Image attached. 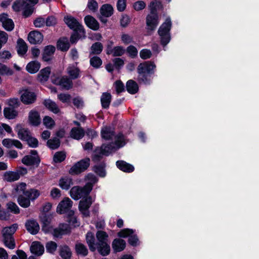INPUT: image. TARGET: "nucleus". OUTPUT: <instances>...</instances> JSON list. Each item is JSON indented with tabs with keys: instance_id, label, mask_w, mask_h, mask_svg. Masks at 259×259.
<instances>
[{
	"instance_id": "obj_1",
	"label": "nucleus",
	"mask_w": 259,
	"mask_h": 259,
	"mask_svg": "<svg viewBox=\"0 0 259 259\" xmlns=\"http://www.w3.org/2000/svg\"><path fill=\"white\" fill-rule=\"evenodd\" d=\"M124 145L125 143H119V140L116 141V143L107 142L103 144L100 148L96 149L93 160L94 161H99L102 155H109Z\"/></svg>"
},
{
	"instance_id": "obj_2",
	"label": "nucleus",
	"mask_w": 259,
	"mask_h": 259,
	"mask_svg": "<svg viewBox=\"0 0 259 259\" xmlns=\"http://www.w3.org/2000/svg\"><path fill=\"white\" fill-rule=\"evenodd\" d=\"M96 237L98 240V242L96 243V249L101 255H108L110 251L108 234L105 232L99 231L96 233Z\"/></svg>"
},
{
	"instance_id": "obj_3",
	"label": "nucleus",
	"mask_w": 259,
	"mask_h": 259,
	"mask_svg": "<svg viewBox=\"0 0 259 259\" xmlns=\"http://www.w3.org/2000/svg\"><path fill=\"white\" fill-rule=\"evenodd\" d=\"M38 0H17L13 5V9L15 11H23V15L28 17L33 12V6L37 4Z\"/></svg>"
},
{
	"instance_id": "obj_4",
	"label": "nucleus",
	"mask_w": 259,
	"mask_h": 259,
	"mask_svg": "<svg viewBox=\"0 0 259 259\" xmlns=\"http://www.w3.org/2000/svg\"><path fill=\"white\" fill-rule=\"evenodd\" d=\"M171 25L170 20L167 18L160 26L158 30L161 44L164 47L165 46L170 40L169 31L170 30Z\"/></svg>"
},
{
	"instance_id": "obj_5",
	"label": "nucleus",
	"mask_w": 259,
	"mask_h": 259,
	"mask_svg": "<svg viewBox=\"0 0 259 259\" xmlns=\"http://www.w3.org/2000/svg\"><path fill=\"white\" fill-rule=\"evenodd\" d=\"M101 136L107 142L116 143V141L119 140V143L125 144L123 135L121 134L115 135L113 129L110 127L103 128Z\"/></svg>"
},
{
	"instance_id": "obj_6",
	"label": "nucleus",
	"mask_w": 259,
	"mask_h": 259,
	"mask_svg": "<svg viewBox=\"0 0 259 259\" xmlns=\"http://www.w3.org/2000/svg\"><path fill=\"white\" fill-rule=\"evenodd\" d=\"M91 191V187L89 185H85L83 187L74 186L70 191V195L73 199L77 200L88 196Z\"/></svg>"
},
{
	"instance_id": "obj_7",
	"label": "nucleus",
	"mask_w": 259,
	"mask_h": 259,
	"mask_svg": "<svg viewBox=\"0 0 259 259\" xmlns=\"http://www.w3.org/2000/svg\"><path fill=\"white\" fill-rule=\"evenodd\" d=\"M155 68L156 65L153 62H145L140 63L137 68L139 80L144 81L146 74L153 73Z\"/></svg>"
},
{
	"instance_id": "obj_8",
	"label": "nucleus",
	"mask_w": 259,
	"mask_h": 259,
	"mask_svg": "<svg viewBox=\"0 0 259 259\" xmlns=\"http://www.w3.org/2000/svg\"><path fill=\"white\" fill-rule=\"evenodd\" d=\"M72 203L73 202L70 198L68 197L64 198L58 204L56 211L60 214L68 212L69 215L74 214V211L70 210L72 206Z\"/></svg>"
},
{
	"instance_id": "obj_9",
	"label": "nucleus",
	"mask_w": 259,
	"mask_h": 259,
	"mask_svg": "<svg viewBox=\"0 0 259 259\" xmlns=\"http://www.w3.org/2000/svg\"><path fill=\"white\" fill-rule=\"evenodd\" d=\"M90 162V159L89 158L80 160L72 166L69 172L71 175H76L84 171L89 166Z\"/></svg>"
},
{
	"instance_id": "obj_10",
	"label": "nucleus",
	"mask_w": 259,
	"mask_h": 259,
	"mask_svg": "<svg viewBox=\"0 0 259 259\" xmlns=\"http://www.w3.org/2000/svg\"><path fill=\"white\" fill-rule=\"evenodd\" d=\"M64 21L67 25L74 31L84 33L83 26L75 18L71 16H67L64 17Z\"/></svg>"
},
{
	"instance_id": "obj_11",
	"label": "nucleus",
	"mask_w": 259,
	"mask_h": 259,
	"mask_svg": "<svg viewBox=\"0 0 259 259\" xmlns=\"http://www.w3.org/2000/svg\"><path fill=\"white\" fill-rule=\"evenodd\" d=\"M158 23V16L156 12L150 13L147 15L146 17V25L148 30H154Z\"/></svg>"
},
{
	"instance_id": "obj_12",
	"label": "nucleus",
	"mask_w": 259,
	"mask_h": 259,
	"mask_svg": "<svg viewBox=\"0 0 259 259\" xmlns=\"http://www.w3.org/2000/svg\"><path fill=\"white\" fill-rule=\"evenodd\" d=\"M72 79L66 76H62L61 78H52V82L56 84L61 85L66 90H69L72 87Z\"/></svg>"
},
{
	"instance_id": "obj_13",
	"label": "nucleus",
	"mask_w": 259,
	"mask_h": 259,
	"mask_svg": "<svg viewBox=\"0 0 259 259\" xmlns=\"http://www.w3.org/2000/svg\"><path fill=\"white\" fill-rule=\"evenodd\" d=\"M84 199H82L79 202V209L84 217L89 216V208L92 203L91 197H86Z\"/></svg>"
},
{
	"instance_id": "obj_14",
	"label": "nucleus",
	"mask_w": 259,
	"mask_h": 259,
	"mask_svg": "<svg viewBox=\"0 0 259 259\" xmlns=\"http://www.w3.org/2000/svg\"><path fill=\"white\" fill-rule=\"evenodd\" d=\"M31 155H26L22 159L23 164L26 165H32L34 164H38L39 162V159L37 155L36 150L31 151Z\"/></svg>"
},
{
	"instance_id": "obj_15",
	"label": "nucleus",
	"mask_w": 259,
	"mask_h": 259,
	"mask_svg": "<svg viewBox=\"0 0 259 259\" xmlns=\"http://www.w3.org/2000/svg\"><path fill=\"white\" fill-rule=\"evenodd\" d=\"M21 101L25 104H31L35 100V95L34 93L28 90H23L21 91Z\"/></svg>"
},
{
	"instance_id": "obj_16",
	"label": "nucleus",
	"mask_w": 259,
	"mask_h": 259,
	"mask_svg": "<svg viewBox=\"0 0 259 259\" xmlns=\"http://www.w3.org/2000/svg\"><path fill=\"white\" fill-rule=\"evenodd\" d=\"M0 22L3 27L7 31H12L14 28L13 20L8 17L7 14L3 13L0 15Z\"/></svg>"
},
{
	"instance_id": "obj_17",
	"label": "nucleus",
	"mask_w": 259,
	"mask_h": 259,
	"mask_svg": "<svg viewBox=\"0 0 259 259\" xmlns=\"http://www.w3.org/2000/svg\"><path fill=\"white\" fill-rule=\"evenodd\" d=\"M42 34L38 31H31L28 36V39L31 44H39L43 40Z\"/></svg>"
},
{
	"instance_id": "obj_18",
	"label": "nucleus",
	"mask_w": 259,
	"mask_h": 259,
	"mask_svg": "<svg viewBox=\"0 0 259 259\" xmlns=\"http://www.w3.org/2000/svg\"><path fill=\"white\" fill-rule=\"evenodd\" d=\"M66 72L72 79L78 78L80 76V71L77 67V63H75V64L69 65L67 68Z\"/></svg>"
},
{
	"instance_id": "obj_19",
	"label": "nucleus",
	"mask_w": 259,
	"mask_h": 259,
	"mask_svg": "<svg viewBox=\"0 0 259 259\" xmlns=\"http://www.w3.org/2000/svg\"><path fill=\"white\" fill-rule=\"evenodd\" d=\"M28 121L32 125H38L41 122L39 113L35 110H31L28 114Z\"/></svg>"
},
{
	"instance_id": "obj_20",
	"label": "nucleus",
	"mask_w": 259,
	"mask_h": 259,
	"mask_svg": "<svg viewBox=\"0 0 259 259\" xmlns=\"http://www.w3.org/2000/svg\"><path fill=\"white\" fill-rule=\"evenodd\" d=\"M30 249L32 253L37 256L41 255L44 252V246L38 241L33 242Z\"/></svg>"
},
{
	"instance_id": "obj_21",
	"label": "nucleus",
	"mask_w": 259,
	"mask_h": 259,
	"mask_svg": "<svg viewBox=\"0 0 259 259\" xmlns=\"http://www.w3.org/2000/svg\"><path fill=\"white\" fill-rule=\"evenodd\" d=\"M15 130L19 138L21 140L26 141L31 136L30 132L27 129L22 127L21 125H17Z\"/></svg>"
},
{
	"instance_id": "obj_22",
	"label": "nucleus",
	"mask_w": 259,
	"mask_h": 259,
	"mask_svg": "<svg viewBox=\"0 0 259 259\" xmlns=\"http://www.w3.org/2000/svg\"><path fill=\"white\" fill-rule=\"evenodd\" d=\"M3 145L8 148H10L14 146L18 149H22L23 146L21 143L18 140L12 139H5L2 141Z\"/></svg>"
},
{
	"instance_id": "obj_23",
	"label": "nucleus",
	"mask_w": 259,
	"mask_h": 259,
	"mask_svg": "<svg viewBox=\"0 0 259 259\" xmlns=\"http://www.w3.org/2000/svg\"><path fill=\"white\" fill-rule=\"evenodd\" d=\"M20 178V175L18 171H8L3 176L4 180L9 182L17 181Z\"/></svg>"
},
{
	"instance_id": "obj_24",
	"label": "nucleus",
	"mask_w": 259,
	"mask_h": 259,
	"mask_svg": "<svg viewBox=\"0 0 259 259\" xmlns=\"http://www.w3.org/2000/svg\"><path fill=\"white\" fill-rule=\"evenodd\" d=\"M25 226L27 230L32 234H36L39 230V226L38 223L34 220L28 221Z\"/></svg>"
},
{
	"instance_id": "obj_25",
	"label": "nucleus",
	"mask_w": 259,
	"mask_h": 259,
	"mask_svg": "<svg viewBox=\"0 0 259 259\" xmlns=\"http://www.w3.org/2000/svg\"><path fill=\"white\" fill-rule=\"evenodd\" d=\"M58 185L62 189L68 190L73 185L72 179L69 176L63 177L60 179Z\"/></svg>"
},
{
	"instance_id": "obj_26",
	"label": "nucleus",
	"mask_w": 259,
	"mask_h": 259,
	"mask_svg": "<svg viewBox=\"0 0 259 259\" xmlns=\"http://www.w3.org/2000/svg\"><path fill=\"white\" fill-rule=\"evenodd\" d=\"M113 7L108 4L102 5L100 9L101 15L105 18L111 16L113 14Z\"/></svg>"
},
{
	"instance_id": "obj_27",
	"label": "nucleus",
	"mask_w": 259,
	"mask_h": 259,
	"mask_svg": "<svg viewBox=\"0 0 259 259\" xmlns=\"http://www.w3.org/2000/svg\"><path fill=\"white\" fill-rule=\"evenodd\" d=\"M85 24L91 29L97 30L99 28V24L93 17L88 15L85 17Z\"/></svg>"
},
{
	"instance_id": "obj_28",
	"label": "nucleus",
	"mask_w": 259,
	"mask_h": 259,
	"mask_svg": "<svg viewBox=\"0 0 259 259\" xmlns=\"http://www.w3.org/2000/svg\"><path fill=\"white\" fill-rule=\"evenodd\" d=\"M55 51V48L53 46L45 47L42 54V59L45 61H50Z\"/></svg>"
},
{
	"instance_id": "obj_29",
	"label": "nucleus",
	"mask_w": 259,
	"mask_h": 259,
	"mask_svg": "<svg viewBox=\"0 0 259 259\" xmlns=\"http://www.w3.org/2000/svg\"><path fill=\"white\" fill-rule=\"evenodd\" d=\"M117 167L122 171L126 172H131L134 171V167L124 161H117L116 162Z\"/></svg>"
},
{
	"instance_id": "obj_30",
	"label": "nucleus",
	"mask_w": 259,
	"mask_h": 259,
	"mask_svg": "<svg viewBox=\"0 0 259 259\" xmlns=\"http://www.w3.org/2000/svg\"><path fill=\"white\" fill-rule=\"evenodd\" d=\"M18 229L17 224H14L10 227H5L2 230V235L3 237H10L16 232Z\"/></svg>"
},
{
	"instance_id": "obj_31",
	"label": "nucleus",
	"mask_w": 259,
	"mask_h": 259,
	"mask_svg": "<svg viewBox=\"0 0 259 259\" xmlns=\"http://www.w3.org/2000/svg\"><path fill=\"white\" fill-rule=\"evenodd\" d=\"M125 247V242L123 239H115L112 243V247L116 252L123 250Z\"/></svg>"
},
{
	"instance_id": "obj_32",
	"label": "nucleus",
	"mask_w": 259,
	"mask_h": 259,
	"mask_svg": "<svg viewBox=\"0 0 259 259\" xmlns=\"http://www.w3.org/2000/svg\"><path fill=\"white\" fill-rule=\"evenodd\" d=\"M84 135V131L81 127H73L70 132L71 137L76 140L81 139Z\"/></svg>"
},
{
	"instance_id": "obj_33",
	"label": "nucleus",
	"mask_w": 259,
	"mask_h": 259,
	"mask_svg": "<svg viewBox=\"0 0 259 259\" xmlns=\"http://www.w3.org/2000/svg\"><path fill=\"white\" fill-rule=\"evenodd\" d=\"M125 50L122 46H116L113 48V49L109 48L107 52L108 55H112L114 57L121 56L125 53Z\"/></svg>"
},
{
	"instance_id": "obj_34",
	"label": "nucleus",
	"mask_w": 259,
	"mask_h": 259,
	"mask_svg": "<svg viewBox=\"0 0 259 259\" xmlns=\"http://www.w3.org/2000/svg\"><path fill=\"white\" fill-rule=\"evenodd\" d=\"M69 231V228L68 225L62 224L59 226L58 228L54 229V235L58 237L61 235L68 233Z\"/></svg>"
},
{
	"instance_id": "obj_35",
	"label": "nucleus",
	"mask_w": 259,
	"mask_h": 259,
	"mask_svg": "<svg viewBox=\"0 0 259 259\" xmlns=\"http://www.w3.org/2000/svg\"><path fill=\"white\" fill-rule=\"evenodd\" d=\"M44 104L45 106L51 111L54 113H58L60 109L56 103L50 99L46 100Z\"/></svg>"
},
{
	"instance_id": "obj_36",
	"label": "nucleus",
	"mask_w": 259,
	"mask_h": 259,
	"mask_svg": "<svg viewBox=\"0 0 259 259\" xmlns=\"http://www.w3.org/2000/svg\"><path fill=\"white\" fill-rule=\"evenodd\" d=\"M40 195L39 190L35 189H30L24 193V195L27 197L30 200L33 201L37 198Z\"/></svg>"
},
{
	"instance_id": "obj_37",
	"label": "nucleus",
	"mask_w": 259,
	"mask_h": 259,
	"mask_svg": "<svg viewBox=\"0 0 259 259\" xmlns=\"http://www.w3.org/2000/svg\"><path fill=\"white\" fill-rule=\"evenodd\" d=\"M51 69L49 67H46L40 71L38 75V79L40 82L46 81L50 76Z\"/></svg>"
},
{
	"instance_id": "obj_38",
	"label": "nucleus",
	"mask_w": 259,
	"mask_h": 259,
	"mask_svg": "<svg viewBox=\"0 0 259 259\" xmlns=\"http://www.w3.org/2000/svg\"><path fill=\"white\" fill-rule=\"evenodd\" d=\"M27 51V47L26 42L22 39L19 38L17 40V52L18 54L23 55Z\"/></svg>"
},
{
	"instance_id": "obj_39",
	"label": "nucleus",
	"mask_w": 259,
	"mask_h": 259,
	"mask_svg": "<svg viewBox=\"0 0 259 259\" xmlns=\"http://www.w3.org/2000/svg\"><path fill=\"white\" fill-rule=\"evenodd\" d=\"M40 68V64L37 61H32L26 66V70L30 73L37 72Z\"/></svg>"
},
{
	"instance_id": "obj_40",
	"label": "nucleus",
	"mask_w": 259,
	"mask_h": 259,
	"mask_svg": "<svg viewBox=\"0 0 259 259\" xmlns=\"http://www.w3.org/2000/svg\"><path fill=\"white\" fill-rule=\"evenodd\" d=\"M86 239L90 250L94 251L96 249V245L93 234L91 232H88L86 235Z\"/></svg>"
},
{
	"instance_id": "obj_41",
	"label": "nucleus",
	"mask_w": 259,
	"mask_h": 259,
	"mask_svg": "<svg viewBox=\"0 0 259 259\" xmlns=\"http://www.w3.org/2000/svg\"><path fill=\"white\" fill-rule=\"evenodd\" d=\"M111 101V95L109 93H104L101 98L102 106L104 108H107Z\"/></svg>"
},
{
	"instance_id": "obj_42",
	"label": "nucleus",
	"mask_w": 259,
	"mask_h": 259,
	"mask_svg": "<svg viewBox=\"0 0 259 259\" xmlns=\"http://www.w3.org/2000/svg\"><path fill=\"white\" fill-rule=\"evenodd\" d=\"M126 90L130 94H134L138 91V86L137 83L132 80H130L126 83Z\"/></svg>"
},
{
	"instance_id": "obj_43",
	"label": "nucleus",
	"mask_w": 259,
	"mask_h": 259,
	"mask_svg": "<svg viewBox=\"0 0 259 259\" xmlns=\"http://www.w3.org/2000/svg\"><path fill=\"white\" fill-rule=\"evenodd\" d=\"M70 45L68 40L66 38H63L59 39L57 43V47L63 51H66L69 48Z\"/></svg>"
},
{
	"instance_id": "obj_44",
	"label": "nucleus",
	"mask_w": 259,
	"mask_h": 259,
	"mask_svg": "<svg viewBox=\"0 0 259 259\" xmlns=\"http://www.w3.org/2000/svg\"><path fill=\"white\" fill-rule=\"evenodd\" d=\"M60 255L63 259H70L71 256V252L70 248L67 246L61 247Z\"/></svg>"
},
{
	"instance_id": "obj_45",
	"label": "nucleus",
	"mask_w": 259,
	"mask_h": 259,
	"mask_svg": "<svg viewBox=\"0 0 259 259\" xmlns=\"http://www.w3.org/2000/svg\"><path fill=\"white\" fill-rule=\"evenodd\" d=\"M75 249L78 254L82 256H85L88 253V249L84 245L80 243H76L75 245Z\"/></svg>"
},
{
	"instance_id": "obj_46",
	"label": "nucleus",
	"mask_w": 259,
	"mask_h": 259,
	"mask_svg": "<svg viewBox=\"0 0 259 259\" xmlns=\"http://www.w3.org/2000/svg\"><path fill=\"white\" fill-rule=\"evenodd\" d=\"M4 113L5 116L8 119H13L15 118L17 114V112L11 107L6 108L4 109Z\"/></svg>"
},
{
	"instance_id": "obj_47",
	"label": "nucleus",
	"mask_w": 259,
	"mask_h": 259,
	"mask_svg": "<svg viewBox=\"0 0 259 259\" xmlns=\"http://www.w3.org/2000/svg\"><path fill=\"white\" fill-rule=\"evenodd\" d=\"M18 202L19 204L22 207L27 208L30 205V200L27 197L25 198L23 195H20L18 198Z\"/></svg>"
},
{
	"instance_id": "obj_48",
	"label": "nucleus",
	"mask_w": 259,
	"mask_h": 259,
	"mask_svg": "<svg viewBox=\"0 0 259 259\" xmlns=\"http://www.w3.org/2000/svg\"><path fill=\"white\" fill-rule=\"evenodd\" d=\"M103 50V46L101 42H97L91 47V53L94 54H99Z\"/></svg>"
},
{
	"instance_id": "obj_49",
	"label": "nucleus",
	"mask_w": 259,
	"mask_h": 259,
	"mask_svg": "<svg viewBox=\"0 0 259 259\" xmlns=\"http://www.w3.org/2000/svg\"><path fill=\"white\" fill-rule=\"evenodd\" d=\"M85 181H88L85 185H89L91 187V190L93 189V185L97 182L96 177L93 174H88L85 178Z\"/></svg>"
},
{
	"instance_id": "obj_50",
	"label": "nucleus",
	"mask_w": 259,
	"mask_h": 259,
	"mask_svg": "<svg viewBox=\"0 0 259 259\" xmlns=\"http://www.w3.org/2000/svg\"><path fill=\"white\" fill-rule=\"evenodd\" d=\"M4 238V242L6 246L8 247L10 249H13L15 247V240L13 237L11 236L10 237H3Z\"/></svg>"
},
{
	"instance_id": "obj_51",
	"label": "nucleus",
	"mask_w": 259,
	"mask_h": 259,
	"mask_svg": "<svg viewBox=\"0 0 259 259\" xmlns=\"http://www.w3.org/2000/svg\"><path fill=\"white\" fill-rule=\"evenodd\" d=\"M60 141L58 138L50 139L48 141L47 145L49 148L52 149L58 148L60 146Z\"/></svg>"
},
{
	"instance_id": "obj_52",
	"label": "nucleus",
	"mask_w": 259,
	"mask_h": 259,
	"mask_svg": "<svg viewBox=\"0 0 259 259\" xmlns=\"http://www.w3.org/2000/svg\"><path fill=\"white\" fill-rule=\"evenodd\" d=\"M46 247L47 252L50 253H54L57 249V245L56 243L51 241L47 243Z\"/></svg>"
},
{
	"instance_id": "obj_53",
	"label": "nucleus",
	"mask_w": 259,
	"mask_h": 259,
	"mask_svg": "<svg viewBox=\"0 0 259 259\" xmlns=\"http://www.w3.org/2000/svg\"><path fill=\"white\" fill-rule=\"evenodd\" d=\"M43 123L48 128H52L55 125L54 120L48 116H46L44 118Z\"/></svg>"
},
{
	"instance_id": "obj_54",
	"label": "nucleus",
	"mask_w": 259,
	"mask_h": 259,
	"mask_svg": "<svg viewBox=\"0 0 259 259\" xmlns=\"http://www.w3.org/2000/svg\"><path fill=\"white\" fill-rule=\"evenodd\" d=\"M50 196L53 199L58 200L61 196L60 190L57 188H53L50 191Z\"/></svg>"
},
{
	"instance_id": "obj_55",
	"label": "nucleus",
	"mask_w": 259,
	"mask_h": 259,
	"mask_svg": "<svg viewBox=\"0 0 259 259\" xmlns=\"http://www.w3.org/2000/svg\"><path fill=\"white\" fill-rule=\"evenodd\" d=\"M13 71L5 65L0 63V74L2 75H11Z\"/></svg>"
},
{
	"instance_id": "obj_56",
	"label": "nucleus",
	"mask_w": 259,
	"mask_h": 259,
	"mask_svg": "<svg viewBox=\"0 0 259 259\" xmlns=\"http://www.w3.org/2000/svg\"><path fill=\"white\" fill-rule=\"evenodd\" d=\"M102 63L101 59L99 57H93L90 59V64L94 68H99Z\"/></svg>"
},
{
	"instance_id": "obj_57",
	"label": "nucleus",
	"mask_w": 259,
	"mask_h": 259,
	"mask_svg": "<svg viewBox=\"0 0 259 259\" xmlns=\"http://www.w3.org/2000/svg\"><path fill=\"white\" fill-rule=\"evenodd\" d=\"M7 208L14 213L18 214L20 212V209L17 204L14 202H10L7 204Z\"/></svg>"
},
{
	"instance_id": "obj_58",
	"label": "nucleus",
	"mask_w": 259,
	"mask_h": 259,
	"mask_svg": "<svg viewBox=\"0 0 259 259\" xmlns=\"http://www.w3.org/2000/svg\"><path fill=\"white\" fill-rule=\"evenodd\" d=\"M140 57L144 60L148 59L152 56V52L150 50L144 49L140 52Z\"/></svg>"
},
{
	"instance_id": "obj_59",
	"label": "nucleus",
	"mask_w": 259,
	"mask_h": 259,
	"mask_svg": "<svg viewBox=\"0 0 259 259\" xmlns=\"http://www.w3.org/2000/svg\"><path fill=\"white\" fill-rule=\"evenodd\" d=\"M66 157V154L63 152H57L54 156V161L55 162H60L63 161Z\"/></svg>"
},
{
	"instance_id": "obj_60",
	"label": "nucleus",
	"mask_w": 259,
	"mask_h": 259,
	"mask_svg": "<svg viewBox=\"0 0 259 259\" xmlns=\"http://www.w3.org/2000/svg\"><path fill=\"white\" fill-rule=\"evenodd\" d=\"M88 8L92 11L95 12L98 10V4L95 0H89L87 5Z\"/></svg>"
},
{
	"instance_id": "obj_61",
	"label": "nucleus",
	"mask_w": 259,
	"mask_h": 259,
	"mask_svg": "<svg viewBox=\"0 0 259 259\" xmlns=\"http://www.w3.org/2000/svg\"><path fill=\"white\" fill-rule=\"evenodd\" d=\"M126 51L129 56L134 58L137 57L138 55V50L134 46H130L127 48Z\"/></svg>"
},
{
	"instance_id": "obj_62",
	"label": "nucleus",
	"mask_w": 259,
	"mask_h": 259,
	"mask_svg": "<svg viewBox=\"0 0 259 259\" xmlns=\"http://www.w3.org/2000/svg\"><path fill=\"white\" fill-rule=\"evenodd\" d=\"M114 87L117 93L119 94L124 90L123 83L120 80H117L114 83Z\"/></svg>"
},
{
	"instance_id": "obj_63",
	"label": "nucleus",
	"mask_w": 259,
	"mask_h": 259,
	"mask_svg": "<svg viewBox=\"0 0 259 259\" xmlns=\"http://www.w3.org/2000/svg\"><path fill=\"white\" fill-rule=\"evenodd\" d=\"M133 7L136 11H138L144 9L146 7V4L143 1H139L135 2Z\"/></svg>"
},
{
	"instance_id": "obj_64",
	"label": "nucleus",
	"mask_w": 259,
	"mask_h": 259,
	"mask_svg": "<svg viewBox=\"0 0 259 259\" xmlns=\"http://www.w3.org/2000/svg\"><path fill=\"white\" fill-rule=\"evenodd\" d=\"M17 255H14L12 257V259H26L27 255L26 253L22 250H18L16 252Z\"/></svg>"
}]
</instances>
